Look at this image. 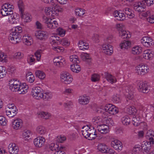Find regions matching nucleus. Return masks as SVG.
I'll return each mask as SVG.
<instances>
[{
    "instance_id": "5",
    "label": "nucleus",
    "mask_w": 154,
    "mask_h": 154,
    "mask_svg": "<svg viewBox=\"0 0 154 154\" xmlns=\"http://www.w3.org/2000/svg\"><path fill=\"white\" fill-rule=\"evenodd\" d=\"M43 91L39 87H36L32 88L31 94L32 97L37 100H41L43 97Z\"/></svg>"
},
{
    "instance_id": "38",
    "label": "nucleus",
    "mask_w": 154,
    "mask_h": 154,
    "mask_svg": "<svg viewBox=\"0 0 154 154\" xmlns=\"http://www.w3.org/2000/svg\"><path fill=\"white\" fill-rule=\"evenodd\" d=\"M123 11L125 14V15H127V17L129 18H132L135 16L131 10L129 8H125Z\"/></svg>"
},
{
    "instance_id": "39",
    "label": "nucleus",
    "mask_w": 154,
    "mask_h": 154,
    "mask_svg": "<svg viewBox=\"0 0 154 154\" xmlns=\"http://www.w3.org/2000/svg\"><path fill=\"white\" fill-rule=\"evenodd\" d=\"M63 147H59L58 145L57 144L52 143L49 145V148L52 151L55 150L56 151L58 150L63 149Z\"/></svg>"
},
{
    "instance_id": "11",
    "label": "nucleus",
    "mask_w": 154,
    "mask_h": 154,
    "mask_svg": "<svg viewBox=\"0 0 154 154\" xmlns=\"http://www.w3.org/2000/svg\"><path fill=\"white\" fill-rule=\"evenodd\" d=\"M138 86L139 91L141 93H147L149 91L150 86L147 83L140 82L138 83Z\"/></svg>"
},
{
    "instance_id": "47",
    "label": "nucleus",
    "mask_w": 154,
    "mask_h": 154,
    "mask_svg": "<svg viewBox=\"0 0 154 154\" xmlns=\"http://www.w3.org/2000/svg\"><path fill=\"white\" fill-rule=\"evenodd\" d=\"M35 73L36 76L41 79H43L45 77V75L44 72L40 70H36L35 71Z\"/></svg>"
},
{
    "instance_id": "9",
    "label": "nucleus",
    "mask_w": 154,
    "mask_h": 154,
    "mask_svg": "<svg viewBox=\"0 0 154 154\" xmlns=\"http://www.w3.org/2000/svg\"><path fill=\"white\" fill-rule=\"evenodd\" d=\"M103 110L111 115H115L117 113L119 112L118 108L114 105L110 104L106 105L103 108Z\"/></svg>"
},
{
    "instance_id": "60",
    "label": "nucleus",
    "mask_w": 154,
    "mask_h": 154,
    "mask_svg": "<svg viewBox=\"0 0 154 154\" xmlns=\"http://www.w3.org/2000/svg\"><path fill=\"white\" fill-rule=\"evenodd\" d=\"M7 120L3 116H0V124L4 126L6 125Z\"/></svg>"
},
{
    "instance_id": "27",
    "label": "nucleus",
    "mask_w": 154,
    "mask_h": 154,
    "mask_svg": "<svg viewBox=\"0 0 154 154\" xmlns=\"http://www.w3.org/2000/svg\"><path fill=\"white\" fill-rule=\"evenodd\" d=\"M17 110L16 107H14L12 109L6 110V114L9 117H13L17 114Z\"/></svg>"
},
{
    "instance_id": "7",
    "label": "nucleus",
    "mask_w": 154,
    "mask_h": 154,
    "mask_svg": "<svg viewBox=\"0 0 154 154\" xmlns=\"http://www.w3.org/2000/svg\"><path fill=\"white\" fill-rule=\"evenodd\" d=\"M123 25L122 24H118L116 27L119 30V36L122 38L127 39L130 38L131 35L128 31H126L123 29Z\"/></svg>"
},
{
    "instance_id": "12",
    "label": "nucleus",
    "mask_w": 154,
    "mask_h": 154,
    "mask_svg": "<svg viewBox=\"0 0 154 154\" xmlns=\"http://www.w3.org/2000/svg\"><path fill=\"white\" fill-rule=\"evenodd\" d=\"M149 68L146 64H140L136 68V72L138 75H144L149 71Z\"/></svg>"
},
{
    "instance_id": "35",
    "label": "nucleus",
    "mask_w": 154,
    "mask_h": 154,
    "mask_svg": "<svg viewBox=\"0 0 154 154\" xmlns=\"http://www.w3.org/2000/svg\"><path fill=\"white\" fill-rule=\"evenodd\" d=\"M89 99L88 97L84 95L80 96L79 99V103L81 104L85 105L89 102Z\"/></svg>"
},
{
    "instance_id": "19",
    "label": "nucleus",
    "mask_w": 154,
    "mask_h": 154,
    "mask_svg": "<svg viewBox=\"0 0 154 154\" xmlns=\"http://www.w3.org/2000/svg\"><path fill=\"white\" fill-rule=\"evenodd\" d=\"M45 139L43 137H39L35 138L34 140V143L36 147H41L44 144Z\"/></svg>"
},
{
    "instance_id": "44",
    "label": "nucleus",
    "mask_w": 154,
    "mask_h": 154,
    "mask_svg": "<svg viewBox=\"0 0 154 154\" xmlns=\"http://www.w3.org/2000/svg\"><path fill=\"white\" fill-rule=\"evenodd\" d=\"M140 119V117L139 116L136 114L133 115L132 119V122H134V123H133V125L135 126H137L138 124L140 123L139 122Z\"/></svg>"
},
{
    "instance_id": "15",
    "label": "nucleus",
    "mask_w": 154,
    "mask_h": 154,
    "mask_svg": "<svg viewBox=\"0 0 154 154\" xmlns=\"http://www.w3.org/2000/svg\"><path fill=\"white\" fill-rule=\"evenodd\" d=\"M9 152L11 154H17L19 149L18 146L15 143H10L8 146Z\"/></svg>"
},
{
    "instance_id": "64",
    "label": "nucleus",
    "mask_w": 154,
    "mask_h": 154,
    "mask_svg": "<svg viewBox=\"0 0 154 154\" xmlns=\"http://www.w3.org/2000/svg\"><path fill=\"white\" fill-rule=\"evenodd\" d=\"M147 21L150 23H154V15L151 14L147 19Z\"/></svg>"
},
{
    "instance_id": "40",
    "label": "nucleus",
    "mask_w": 154,
    "mask_h": 154,
    "mask_svg": "<svg viewBox=\"0 0 154 154\" xmlns=\"http://www.w3.org/2000/svg\"><path fill=\"white\" fill-rule=\"evenodd\" d=\"M108 146L103 143H100L98 145V150L103 153H105L107 149H108Z\"/></svg>"
},
{
    "instance_id": "17",
    "label": "nucleus",
    "mask_w": 154,
    "mask_h": 154,
    "mask_svg": "<svg viewBox=\"0 0 154 154\" xmlns=\"http://www.w3.org/2000/svg\"><path fill=\"white\" fill-rule=\"evenodd\" d=\"M111 145L112 147L119 151H121L122 148V143L117 140H112L111 142Z\"/></svg>"
},
{
    "instance_id": "29",
    "label": "nucleus",
    "mask_w": 154,
    "mask_h": 154,
    "mask_svg": "<svg viewBox=\"0 0 154 154\" xmlns=\"http://www.w3.org/2000/svg\"><path fill=\"white\" fill-rule=\"evenodd\" d=\"M142 148L144 151L143 153L144 154H149L151 151V146L148 144L147 142L142 144Z\"/></svg>"
},
{
    "instance_id": "48",
    "label": "nucleus",
    "mask_w": 154,
    "mask_h": 154,
    "mask_svg": "<svg viewBox=\"0 0 154 154\" xmlns=\"http://www.w3.org/2000/svg\"><path fill=\"white\" fill-rule=\"evenodd\" d=\"M85 11L84 9L78 8L75 9V12L76 15L81 16L85 14Z\"/></svg>"
},
{
    "instance_id": "1",
    "label": "nucleus",
    "mask_w": 154,
    "mask_h": 154,
    "mask_svg": "<svg viewBox=\"0 0 154 154\" xmlns=\"http://www.w3.org/2000/svg\"><path fill=\"white\" fill-rule=\"evenodd\" d=\"M23 31L22 27L18 26L14 27L10 34L9 39L11 42L16 44L20 41L21 35L20 34Z\"/></svg>"
},
{
    "instance_id": "14",
    "label": "nucleus",
    "mask_w": 154,
    "mask_h": 154,
    "mask_svg": "<svg viewBox=\"0 0 154 154\" xmlns=\"http://www.w3.org/2000/svg\"><path fill=\"white\" fill-rule=\"evenodd\" d=\"M145 8V5L142 1L136 2L134 5V10L138 12H141L144 11Z\"/></svg>"
},
{
    "instance_id": "43",
    "label": "nucleus",
    "mask_w": 154,
    "mask_h": 154,
    "mask_svg": "<svg viewBox=\"0 0 154 154\" xmlns=\"http://www.w3.org/2000/svg\"><path fill=\"white\" fill-rule=\"evenodd\" d=\"M121 120L122 124L125 125H128L130 124V119L128 116L123 117L122 118Z\"/></svg>"
},
{
    "instance_id": "45",
    "label": "nucleus",
    "mask_w": 154,
    "mask_h": 154,
    "mask_svg": "<svg viewBox=\"0 0 154 154\" xmlns=\"http://www.w3.org/2000/svg\"><path fill=\"white\" fill-rule=\"evenodd\" d=\"M127 112L130 115H136L137 110L134 106H129L127 108Z\"/></svg>"
},
{
    "instance_id": "54",
    "label": "nucleus",
    "mask_w": 154,
    "mask_h": 154,
    "mask_svg": "<svg viewBox=\"0 0 154 154\" xmlns=\"http://www.w3.org/2000/svg\"><path fill=\"white\" fill-rule=\"evenodd\" d=\"M105 122L108 126H112L114 124V122L112 119L109 117H107L105 119Z\"/></svg>"
},
{
    "instance_id": "24",
    "label": "nucleus",
    "mask_w": 154,
    "mask_h": 154,
    "mask_svg": "<svg viewBox=\"0 0 154 154\" xmlns=\"http://www.w3.org/2000/svg\"><path fill=\"white\" fill-rule=\"evenodd\" d=\"M65 59L60 56L55 58L53 60L54 63H56L55 65L59 67H61L63 66V63Z\"/></svg>"
},
{
    "instance_id": "37",
    "label": "nucleus",
    "mask_w": 154,
    "mask_h": 154,
    "mask_svg": "<svg viewBox=\"0 0 154 154\" xmlns=\"http://www.w3.org/2000/svg\"><path fill=\"white\" fill-rule=\"evenodd\" d=\"M28 88V86L26 85V83H23L20 87V89L18 91V92L20 94H24L27 92Z\"/></svg>"
},
{
    "instance_id": "23",
    "label": "nucleus",
    "mask_w": 154,
    "mask_h": 154,
    "mask_svg": "<svg viewBox=\"0 0 154 154\" xmlns=\"http://www.w3.org/2000/svg\"><path fill=\"white\" fill-rule=\"evenodd\" d=\"M23 41L24 44L28 46L32 44L33 42L32 37L26 34L23 36Z\"/></svg>"
},
{
    "instance_id": "16",
    "label": "nucleus",
    "mask_w": 154,
    "mask_h": 154,
    "mask_svg": "<svg viewBox=\"0 0 154 154\" xmlns=\"http://www.w3.org/2000/svg\"><path fill=\"white\" fill-rule=\"evenodd\" d=\"M104 52L107 55H110L113 52L112 46L109 44H105L102 45V48Z\"/></svg>"
},
{
    "instance_id": "57",
    "label": "nucleus",
    "mask_w": 154,
    "mask_h": 154,
    "mask_svg": "<svg viewBox=\"0 0 154 154\" xmlns=\"http://www.w3.org/2000/svg\"><path fill=\"white\" fill-rule=\"evenodd\" d=\"M125 95L129 99L131 100L134 97V91H130V92L125 93Z\"/></svg>"
},
{
    "instance_id": "25",
    "label": "nucleus",
    "mask_w": 154,
    "mask_h": 154,
    "mask_svg": "<svg viewBox=\"0 0 154 154\" xmlns=\"http://www.w3.org/2000/svg\"><path fill=\"white\" fill-rule=\"evenodd\" d=\"M14 8L13 7H11V8H1V13L2 16H4L11 15L13 13V11Z\"/></svg>"
},
{
    "instance_id": "31",
    "label": "nucleus",
    "mask_w": 154,
    "mask_h": 154,
    "mask_svg": "<svg viewBox=\"0 0 154 154\" xmlns=\"http://www.w3.org/2000/svg\"><path fill=\"white\" fill-rule=\"evenodd\" d=\"M42 96L43 97H42V99L45 101H48L52 98L53 94L51 92L47 91L44 94H43Z\"/></svg>"
},
{
    "instance_id": "63",
    "label": "nucleus",
    "mask_w": 154,
    "mask_h": 154,
    "mask_svg": "<svg viewBox=\"0 0 154 154\" xmlns=\"http://www.w3.org/2000/svg\"><path fill=\"white\" fill-rule=\"evenodd\" d=\"M35 61V58L34 56L33 55H30L27 58L28 62L30 64H32V63L34 62Z\"/></svg>"
},
{
    "instance_id": "56",
    "label": "nucleus",
    "mask_w": 154,
    "mask_h": 154,
    "mask_svg": "<svg viewBox=\"0 0 154 154\" xmlns=\"http://www.w3.org/2000/svg\"><path fill=\"white\" fill-rule=\"evenodd\" d=\"M0 61L6 62L7 61V56L3 53H0Z\"/></svg>"
},
{
    "instance_id": "53",
    "label": "nucleus",
    "mask_w": 154,
    "mask_h": 154,
    "mask_svg": "<svg viewBox=\"0 0 154 154\" xmlns=\"http://www.w3.org/2000/svg\"><path fill=\"white\" fill-rule=\"evenodd\" d=\"M60 44L66 46H68L69 45L70 42L66 38H64L60 40Z\"/></svg>"
},
{
    "instance_id": "8",
    "label": "nucleus",
    "mask_w": 154,
    "mask_h": 154,
    "mask_svg": "<svg viewBox=\"0 0 154 154\" xmlns=\"http://www.w3.org/2000/svg\"><path fill=\"white\" fill-rule=\"evenodd\" d=\"M9 84L10 90L13 92H18L20 87L22 85L20 82L14 79L10 81Z\"/></svg>"
},
{
    "instance_id": "61",
    "label": "nucleus",
    "mask_w": 154,
    "mask_h": 154,
    "mask_svg": "<svg viewBox=\"0 0 154 154\" xmlns=\"http://www.w3.org/2000/svg\"><path fill=\"white\" fill-rule=\"evenodd\" d=\"M11 16L9 17V20L12 21L13 23H15V19L17 17V15L15 13L14 14L13 13L11 15H10Z\"/></svg>"
},
{
    "instance_id": "28",
    "label": "nucleus",
    "mask_w": 154,
    "mask_h": 154,
    "mask_svg": "<svg viewBox=\"0 0 154 154\" xmlns=\"http://www.w3.org/2000/svg\"><path fill=\"white\" fill-rule=\"evenodd\" d=\"M105 76L107 81L112 84L115 83L117 81L116 78L111 74L106 73Z\"/></svg>"
},
{
    "instance_id": "13",
    "label": "nucleus",
    "mask_w": 154,
    "mask_h": 154,
    "mask_svg": "<svg viewBox=\"0 0 154 154\" xmlns=\"http://www.w3.org/2000/svg\"><path fill=\"white\" fill-rule=\"evenodd\" d=\"M23 125V121L21 119L17 118L13 120L11 122V127L15 130L20 129Z\"/></svg>"
},
{
    "instance_id": "36",
    "label": "nucleus",
    "mask_w": 154,
    "mask_h": 154,
    "mask_svg": "<svg viewBox=\"0 0 154 154\" xmlns=\"http://www.w3.org/2000/svg\"><path fill=\"white\" fill-rule=\"evenodd\" d=\"M51 5L53 6L52 9L54 11L62 12L63 11V9L61 8L57 3V1L55 0Z\"/></svg>"
},
{
    "instance_id": "50",
    "label": "nucleus",
    "mask_w": 154,
    "mask_h": 154,
    "mask_svg": "<svg viewBox=\"0 0 154 154\" xmlns=\"http://www.w3.org/2000/svg\"><path fill=\"white\" fill-rule=\"evenodd\" d=\"M39 115L41 118L46 119H48L51 116L50 113L45 112H41Z\"/></svg>"
},
{
    "instance_id": "3",
    "label": "nucleus",
    "mask_w": 154,
    "mask_h": 154,
    "mask_svg": "<svg viewBox=\"0 0 154 154\" xmlns=\"http://www.w3.org/2000/svg\"><path fill=\"white\" fill-rule=\"evenodd\" d=\"M70 61L74 63V64L70 65V69L73 72L78 73L81 71V68L79 65L77 63L79 62L78 57L75 55L71 56L69 57Z\"/></svg>"
},
{
    "instance_id": "30",
    "label": "nucleus",
    "mask_w": 154,
    "mask_h": 154,
    "mask_svg": "<svg viewBox=\"0 0 154 154\" xmlns=\"http://www.w3.org/2000/svg\"><path fill=\"white\" fill-rule=\"evenodd\" d=\"M142 148L144 151L143 153L144 154H149L151 151V146L148 144L147 142L142 144Z\"/></svg>"
},
{
    "instance_id": "20",
    "label": "nucleus",
    "mask_w": 154,
    "mask_h": 154,
    "mask_svg": "<svg viewBox=\"0 0 154 154\" xmlns=\"http://www.w3.org/2000/svg\"><path fill=\"white\" fill-rule=\"evenodd\" d=\"M154 131L152 130H149L146 133V137L149 140V142L150 144H154Z\"/></svg>"
},
{
    "instance_id": "18",
    "label": "nucleus",
    "mask_w": 154,
    "mask_h": 154,
    "mask_svg": "<svg viewBox=\"0 0 154 154\" xmlns=\"http://www.w3.org/2000/svg\"><path fill=\"white\" fill-rule=\"evenodd\" d=\"M141 43L145 46L149 47L152 44V40L147 36L143 37L141 40Z\"/></svg>"
},
{
    "instance_id": "41",
    "label": "nucleus",
    "mask_w": 154,
    "mask_h": 154,
    "mask_svg": "<svg viewBox=\"0 0 154 154\" xmlns=\"http://www.w3.org/2000/svg\"><path fill=\"white\" fill-rule=\"evenodd\" d=\"M36 131L38 134L41 135H43L46 134V129L44 127L40 125L37 128Z\"/></svg>"
},
{
    "instance_id": "62",
    "label": "nucleus",
    "mask_w": 154,
    "mask_h": 154,
    "mask_svg": "<svg viewBox=\"0 0 154 154\" xmlns=\"http://www.w3.org/2000/svg\"><path fill=\"white\" fill-rule=\"evenodd\" d=\"M126 15L124 13H120L119 16V17L117 19L119 20L122 21L125 19Z\"/></svg>"
},
{
    "instance_id": "42",
    "label": "nucleus",
    "mask_w": 154,
    "mask_h": 154,
    "mask_svg": "<svg viewBox=\"0 0 154 154\" xmlns=\"http://www.w3.org/2000/svg\"><path fill=\"white\" fill-rule=\"evenodd\" d=\"M26 78L27 80L30 83H32L35 80V77L30 72L27 73Z\"/></svg>"
},
{
    "instance_id": "59",
    "label": "nucleus",
    "mask_w": 154,
    "mask_h": 154,
    "mask_svg": "<svg viewBox=\"0 0 154 154\" xmlns=\"http://www.w3.org/2000/svg\"><path fill=\"white\" fill-rule=\"evenodd\" d=\"M23 53L20 52H18L15 53L14 55V57L18 59H21L23 58Z\"/></svg>"
},
{
    "instance_id": "10",
    "label": "nucleus",
    "mask_w": 154,
    "mask_h": 154,
    "mask_svg": "<svg viewBox=\"0 0 154 154\" xmlns=\"http://www.w3.org/2000/svg\"><path fill=\"white\" fill-rule=\"evenodd\" d=\"M61 81L66 84H70L72 81L73 79L69 73L67 72H63L61 74Z\"/></svg>"
},
{
    "instance_id": "4",
    "label": "nucleus",
    "mask_w": 154,
    "mask_h": 154,
    "mask_svg": "<svg viewBox=\"0 0 154 154\" xmlns=\"http://www.w3.org/2000/svg\"><path fill=\"white\" fill-rule=\"evenodd\" d=\"M18 6L20 14V16L22 18L25 20L26 22H28L31 20V15L28 13H23L24 9L23 2L21 1H19L18 2Z\"/></svg>"
},
{
    "instance_id": "49",
    "label": "nucleus",
    "mask_w": 154,
    "mask_h": 154,
    "mask_svg": "<svg viewBox=\"0 0 154 154\" xmlns=\"http://www.w3.org/2000/svg\"><path fill=\"white\" fill-rule=\"evenodd\" d=\"M100 75L97 73L93 74L91 76V80L93 82H97L99 81L100 79Z\"/></svg>"
},
{
    "instance_id": "34",
    "label": "nucleus",
    "mask_w": 154,
    "mask_h": 154,
    "mask_svg": "<svg viewBox=\"0 0 154 154\" xmlns=\"http://www.w3.org/2000/svg\"><path fill=\"white\" fill-rule=\"evenodd\" d=\"M153 53H152L150 50H147L144 51L143 54V57L146 59L148 60L153 57Z\"/></svg>"
},
{
    "instance_id": "26",
    "label": "nucleus",
    "mask_w": 154,
    "mask_h": 154,
    "mask_svg": "<svg viewBox=\"0 0 154 154\" xmlns=\"http://www.w3.org/2000/svg\"><path fill=\"white\" fill-rule=\"evenodd\" d=\"M78 46L80 50H85L89 48L88 44L84 40H80L78 44Z\"/></svg>"
},
{
    "instance_id": "46",
    "label": "nucleus",
    "mask_w": 154,
    "mask_h": 154,
    "mask_svg": "<svg viewBox=\"0 0 154 154\" xmlns=\"http://www.w3.org/2000/svg\"><path fill=\"white\" fill-rule=\"evenodd\" d=\"M123 88L124 91L125 92V93L130 92V91H134V89L133 86L129 84L124 86Z\"/></svg>"
},
{
    "instance_id": "51",
    "label": "nucleus",
    "mask_w": 154,
    "mask_h": 154,
    "mask_svg": "<svg viewBox=\"0 0 154 154\" xmlns=\"http://www.w3.org/2000/svg\"><path fill=\"white\" fill-rule=\"evenodd\" d=\"M6 72L4 67L0 66V79L4 77L6 75Z\"/></svg>"
},
{
    "instance_id": "21",
    "label": "nucleus",
    "mask_w": 154,
    "mask_h": 154,
    "mask_svg": "<svg viewBox=\"0 0 154 154\" xmlns=\"http://www.w3.org/2000/svg\"><path fill=\"white\" fill-rule=\"evenodd\" d=\"M35 36L37 38L40 40L45 39L48 37L47 32L43 31L36 32L35 33Z\"/></svg>"
},
{
    "instance_id": "52",
    "label": "nucleus",
    "mask_w": 154,
    "mask_h": 154,
    "mask_svg": "<svg viewBox=\"0 0 154 154\" xmlns=\"http://www.w3.org/2000/svg\"><path fill=\"white\" fill-rule=\"evenodd\" d=\"M112 100L114 103H119L121 102L120 96L118 94L113 95Z\"/></svg>"
},
{
    "instance_id": "22",
    "label": "nucleus",
    "mask_w": 154,
    "mask_h": 154,
    "mask_svg": "<svg viewBox=\"0 0 154 154\" xmlns=\"http://www.w3.org/2000/svg\"><path fill=\"white\" fill-rule=\"evenodd\" d=\"M97 128L98 131L102 134H106L109 131V126L106 125H99Z\"/></svg>"
},
{
    "instance_id": "55",
    "label": "nucleus",
    "mask_w": 154,
    "mask_h": 154,
    "mask_svg": "<svg viewBox=\"0 0 154 154\" xmlns=\"http://www.w3.org/2000/svg\"><path fill=\"white\" fill-rule=\"evenodd\" d=\"M31 135V131L27 130H24L22 133L23 137L25 138H29Z\"/></svg>"
},
{
    "instance_id": "2",
    "label": "nucleus",
    "mask_w": 154,
    "mask_h": 154,
    "mask_svg": "<svg viewBox=\"0 0 154 154\" xmlns=\"http://www.w3.org/2000/svg\"><path fill=\"white\" fill-rule=\"evenodd\" d=\"M82 132L84 137L91 140L94 139L97 137L95 134L96 130L92 126L86 125L82 128Z\"/></svg>"
},
{
    "instance_id": "33",
    "label": "nucleus",
    "mask_w": 154,
    "mask_h": 154,
    "mask_svg": "<svg viewBox=\"0 0 154 154\" xmlns=\"http://www.w3.org/2000/svg\"><path fill=\"white\" fill-rule=\"evenodd\" d=\"M131 43L128 41L124 40L120 44V48L122 49H127L131 45Z\"/></svg>"
},
{
    "instance_id": "6",
    "label": "nucleus",
    "mask_w": 154,
    "mask_h": 154,
    "mask_svg": "<svg viewBox=\"0 0 154 154\" xmlns=\"http://www.w3.org/2000/svg\"><path fill=\"white\" fill-rule=\"evenodd\" d=\"M43 22L46 24L48 27L50 29H55L58 26L56 21L46 16L43 17Z\"/></svg>"
},
{
    "instance_id": "32",
    "label": "nucleus",
    "mask_w": 154,
    "mask_h": 154,
    "mask_svg": "<svg viewBox=\"0 0 154 154\" xmlns=\"http://www.w3.org/2000/svg\"><path fill=\"white\" fill-rule=\"evenodd\" d=\"M142 51V47L138 46H136L132 48L131 52L134 55H138L141 53Z\"/></svg>"
},
{
    "instance_id": "58",
    "label": "nucleus",
    "mask_w": 154,
    "mask_h": 154,
    "mask_svg": "<svg viewBox=\"0 0 154 154\" xmlns=\"http://www.w3.org/2000/svg\"><path fill=\"white\" fill-rule=\"evenodd\" d=\"M142 2L148 6H150L154 3V0H143Z\"/></svg>"
}]
</instances>
